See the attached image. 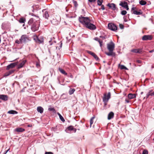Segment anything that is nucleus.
Here are the masks:
<instances>
[{"label": "nucleus", "mask_w": 154, "mask_h": 154, "mask_svg": "<svg viewBox=\"0 0 154 154\" xmlns=\"http://www.w3.org/2000/svg\"><path fill=\"white\" fill-rule=\"evenodd\" d=\"M39 21L36 20L33 18H31L28 22L29 25H31V29L33 32H35L38 29L39 26Z\"/></svg>", "instance_id": "obj_1"}, {"label": "nucleus", "mask_w": 154, "mask_h": 154, "mask_svg": "<svg viewBox=\"0 0 154 154\" xmlns=\"http://www.w3.org/2000/svg\"><path fill=\"white\" fill-rule=\"evenodd\" d=\"M115 48V43L112 41H111L107 44V48L109 51V52L106 53V54L109 56H115L116 53L113 52Z\"/></svg>", "instance_id": "obj_2"}, {"label": "nucleus", "mask_w": 154, "mask_h": 154, "mask_svg": "<svg viewBox=\"0 0 154 154\" xmlns=\"http://www.w3.org/2000/svg\"><path fill=\"white\" fill-rule=\"evenodd\" d=\"M79 20L80 23L85 26L86 24L92 21L88 17H84L82 15L79 17Z\"/></svg>", "instance_id": "obj_3"}, {"label": "nucleus", "mask_w": 154, "mask_h": 154, "mask_svg": "<svg viewBox=\"0 0 154 154\" xmlns=\"http://www.w3.org/2000/svg\"><path fill=\"white\" fill-rule=\"evenodd\" d=\"M111 93L109 92L107 94H105L104 95V97L103 98V101L105 105H107V103L108 100L110 98Z\"/></svg>", "instance_id": "obj_4"}, {"label": "nucleus", "mask_w": 154, "mask_h": 154, "mask_svg": "<svg viewBox=\"0 0 154 154\" xmlns=\"http://www.w3.org/2000/svg\"><path fill=\"white\" fill-rule=\"evenodd\" d=\"M88 24H86V26H85L87 28L92 30L95 29L96 27V26L91 23V22H90V23H88Z\"/></svg>", "instance_id": "obj_5"}, {"label": "nucleus", "mask_w": 154, "mask_h": 154, "mask_svg": "<svg viewBox=\"0 0 154 154\" xmlns=\"http://www.w3.org/2000/svg\"><path fill=\"white\" fill-rule=\"evenodd\" d=\"M108 28L109 29L113 31H115L117 29V26L112 23L108 24Z\"/></svg>", "instance_id": "obj_6"}, {"label": "nucleus", "mask_w": 154, "mask_h": 154, "mask_svg": "<svg viewBox=\"0 0 154 154\" xmlns=\"http://www.w3.org/2000/svg\"><path fill=\"white\" fill-rule=\"evenodd\" d=\"M22 43H25L29 40L28 37L26 35H23L20 38Z\"/></svg>", "instance_id": "obj_7"}, {"label": "nucleus", "mask_w": 154, "mask_h": 154, "mask_svg": "<svg viewBox=\"0 0 154 154\" xmlns=\"http://www.w3.org/2000/svg\"><path fill=\"white\" fill-rule=\"evenodd\" d=\"M131 12L132 13L136 15H140L142 14V12L141 11H138L136 10V8L133 7L131 8Z\"/></svg>", "instance_id": "obj_8"}, {"label": "nucleus", "mask_w": 154, "mask_h": 154, "mask_svg": "<svg viewBox=\"0 0 154 154\" xmlns=\"http://www.w3.org/2000/svg\"><path fill=\"white\" fill-rule=\"evenodd\" d=\"M119 5L121 6L122 7L126 9L127 10H128L129 9L128 3L126 2H121L119 4Z\"/></svg>", "instance_id": "obj_9"}, {"label": "nucleus", "mask_w": 154, "mask_h": 154, "mask_svg": "<svg viewBox=\"0 0 154 154\" xmlns=\"http://www.w3.org/2000/svg\"><path fill=\"white\" fill-rule=\"evenodd\" d=\"M152 36L151 35H144L142 39L143 40H150L152 39Z\"/></svg>", "instance_id": "obj_10"}, {"label": "nucleus", "mask_w": 154, "mask_h": 154, "mask_svg": "<svg viewBox=\"0 0 154 154\" xmlns=\"http://www.w3.org/2000/svg\"><path fill=\"white\" fill-rule=\"evenodd\" d=\"M87 51V53L93 56L98 61L99 60V57L94 53L89 51Z\"/></svg>", "instance_id": "obj_11"}, {"label": "nucleus", "mask_w": 154, "mask_h": 154, "mask_svg": "<svg viewBox=\"0 0 154 154\" xmlns=\"http://www.w3.org/2000/svg\"><path fill=\"white\" fill-rule=\"evenodd\" d=\"M150 96H154V91L152 92V90H150L149 91L147 94L146 95V97H144V99L145 97L147 99L149 98Z\"/></svg>", "instance_id": "obj_12"}, {"label": "nucleus", "mask_w": 154, "mask_h": 154, "mask_svg": "<svg viewBox=\"0 0 154 154\" xmlns=\"http://www.w3.org/2000/svg\"><path fill=\"white\" fill-rule=\"evenodd\" d=\"M33 39L36 43L38 44H40L43 42L42 40H40L39 39L37 36H34Z\"/></svg>", "instance_id": "obj_13"}, {"label": "nucleus", "mask_w": 154, "mask_h": 154, "mask_svg": "<svg viewBox=\"0 0 154 154\" xmlns=\"http://www.w3.org/2000/svg\"><path fill=\"white\" fill-rule=\"evenodd\" d=\"M16 65L17 63H11L7 66L6 69L7 70H9L10 69L13 68Z\"/></svg>", "instance_id": "obj_14"}, {"label": "nucleus", "mask_w": 154, "mask_h": 154, "mask_svg": "<svg viewBox=\"0 0 154 154\" xmlns=\"http://www.w3.org/2000/svg\"><path fill=\"white\" fill-rule=\"evenodd\" d=\"M107 6L112 8L113 10L114 11L116 9V5L114 3H109L107 5Z\"/></svg>", "instance_id": "obj_15"}, {"label": "nucleus", "mask_w": 154, "mask_h": 154, "mask_svg": "<svg viewBox=\"0 0 154 154\" xmlns=\"http://www.w3.org/2000/svg\"><path fill=\"white\" fill-rule=\"evenodd\" d=\"M8 96L6 95H0V99L5 101H6L8 100Z\"/></svg>", "instance_id": "obj_16"}, {"label": "nucleus", "mask_w": 154, "mask_h": 154, "mask_svg": "<svg viewBox=\"0 0 154 154\" xmlns=\"http://www.w3.org/2000/svg\"><path fill=\"white\" fill-rule=\"evenodd\" d=\"M136 94H129L128 95V97L129 99H131L135 98L136 97Z\"/></svg>", "instance_id": "obj_17"}, {"label": "nucleus", "mask_w": 154, "mask_h": 154, "mask_svg": "<svg viewBox=\"0 0 154 154\" xmlns=\"http://www.w3.org/2000/svg\"><path fill=\"white\" fill-rule=\"evenodd\" d=\"M67 129L69 131H73L74 133H75L76 131V129L74 128L72 126H70L68 127Z\"/></svg>", "instance_id": "obj_18"}, {"label": "nucleus", "mask_w": 154, "mask_h": 154, "mask_svg": "<svg viewBox=\"0 0 154 154\" xmlns=\"http://www.w3.org/2000/svg\"><path fill=\"white\" fill-rule=\"evenodd\" d=\"M94 40L98 41L99 43L100 46L101 47H102L103 45V42L102 40H100V39L97 37H95L94 38Z\"/></svg>", "instance_id": "obj_19"}, {"label": "nucleus", "mask_w": 154, "mask_h": 154, "mask_svg": "<svg viewBox=\"0 0 154 154\" xmlns=\"http://www.w3.org/2000/svg\"><path fill=\"white\" fill-rule=\"evenodd\" d=\"M44 11H45V12H44V13L43 14V17H45V18L48 19V18L49 17V15L48 14V12L47 11H45V10H43V12H44Z\"/></svg>", "instance_id": "obj_20"}, {"label": "nucleus", "mask_w": 154, "mask_h": 154, "mask_svg": "<svg viewBox=\"0 0 154 154\" xmlns=\"http://www.w3.org/2000/svg\"><path fill=\"white\" fill-rule=\"evenodd\" d=\"M26 62V60H23L19 64L18 68L19 69L22 67L25 63Z\"/></svg>", "instance_id": "obj_21"}, {"label": "nucleus", "mask_w": 154, "mask_h": 154, "mask_svg": "<svg viewBox=\"0 0 154 154\" xmlns=\"http://www.w3.org/2000/svg\"><path fill=\"white\" fill-rule=\"evenodd\" d=\"M114 116V114L113 112H111L108 114V119L110 120L113 118Z\"/></svg>", "instance_id": "obj_22"}, {"label": "nucleus", "mask_w": 154, "mask_h": 154, "mask_svg": "<svg viewBox=\"0 0 154 154\" xmlns=\"http://www.w3.org/2000/svg\"><path fill=\"white\" fill-rule=\"evenodd\" d=\"M15 131L17 132H22L24 131L25 129L22 128H17L15 129Z\"/></svg>", "instance_id": "obj_23"}, {"label": "nucleus", "mask_w": 154, "mask_h": 154, "mask_svg": "<svg viewBox=\"0 0 154 154\" xmlns=\"http://www.w3.org/2000/svg\"><path fill=\"white\" fill-rule=\"evenodd\" d=\"M37 110L38 112L42 113L43 112L44 109L41 106H38L37 108Z\"/></svg>", "instance_id": "obj_24"}, {"label": "nucleus", "mask_w": 154, "mask_h": 154, "mask_svg": "<svg viewBox=\"0 0 154 154\" xmlns=\"http://www.w3.org/2000/svg\"><path fill=\"white\" fill-rule=\"evenodd\" d=\"M59 71L62 74L65 75H67V73L62 68L59 67L58 68Z\"/></svg>", "instance_id": "obj_25"}, {"label": "nucleus", "mask_w": 154, "mask_h": 154, "mask_svg": "<svg viewBox=\"0 0 154 154\" xmlns=\"http://www.w3.org/2000/svg\"><path fill=\"white\" fill-rule=\"evenodd\" d=\"M8 113L10 114H17L18 113L16 111L13 110H11L8 111Z\"/></svg>", "instance_id": "obj_26"}, {"label": "nucleus", "mask_w": 154, "mask_h": 154, "mask_svg": "<svg viewBox=\"0 0 154 154\" xmlns=\"http://www.w3.org/2000/svg\"><path fill=\"white\" fill-rule=\"evenodd\" d=\"M26 21V19L25 18L22 17L19 20V22L20 23H24Z\"/></svg>", "instance_id": "obj_27"}, {"label": "nucleus", "mask_w": 154, "mask_h": 154, "mask_svg": "<svg viewBox=\"0 0 154 154\" xmlns=\"http://www.w3.org/2000/svg\"><path fill=\"white\" fill-rule=\"evenodd\" d=\"M57 114L59 116L60 120L63 122H64L65 120L63 116L59 113H57Z\"/></svg>", "instance_id": "obj_28"}, {"label": "nucleus", "mask_w": 154, "mask_h": 154, "mask_svg": "<svg viewBox=\"0 0 154 154\" xmlns=\"http://www.w3.org/2000/svg\"><path fill=\"white\" fill-rule=\"evenodd\" d=\"M75 89H70L69 91V94L70 95H71L73 94L74 92L75 91Z\"/></svg>", "instance_id": "obj_29"}, {"label": "nucleus", "mask_w": 154, "mask_h": 154, "mask_svg": "<svg viewBox=\"0 0 154 154\" xmlns=\"http://www.w3.org/2000/svg\"><path fill=\"white\" fill-rule=\"evenodd\" d=\"M48 110L49 111H52L53 113H55L56 112V111L54 108H49L48 109Z\"/></svg>", "instance_id": "obj_30"}, {"label": "nucleus", "mask_w": 154, "mask_h": 154, "mask_svg": "<svg viewBox=\"0 0 154 154\" xmlns=\"http://www.w3.org/2000/svg\"><path fill=\"white\" fill-rule=\"evenodd\" d=\"M139 3L141 5H144L146 4V2L142 0Z\"/></svg>", "instance_id": "obj_31"}, {"label": "nucleus", "mask_w": 154, "mask_h": 154, "mask_svg": "<svg viewBox=\"0 0 154 154\" xmlns=\"http://www.w3.org/2000/svg\"><path fill=\"white\" fill-rule=\"evenodd\" d=\"M95 117H92L90 120V127H91V125L93 124L94 121V119Z\"/></svg>", "instance_id": "obj_32"}, {"label": "nucleus", "mask_w": 154, "mask_h": 154, "mask_svg": "<svg viewBox=\"0 0 154 154\" xmlns=\"http://www.w3.org/2000/svg\"><path fill=\"white\" fill-rule=\"evenodd\" d=\"M120 68L121 69H125L128 70V69L123 65H120Z\"/></svg>", "instance_id": "obj_33"}, {"label": "nucleus", "mask_w": 154, "mask_h": 154, "mask_svg": "<svg viewBox=\"0 0 154 154\" xmlns=\"http://www.w3.org/2000/svg\"><path fill=\"white\" fill-rule=\"evenodd\" d=\"M103 2V0H98L97 1V4L98 5H101L102 3Z\"/></svg>", "instance_id": "obj_34"}, {"label": "nucleus", "mask_w": 154, "mask_h": 154, "mask_svg": "<svg viewBox=\"0 0 154 154\" xmlns=\"http://www.w3.org/2000/svg\"><path fill=\"white\" fill-rule=\"evenodd\" d=\"M143 52V50L142 49H137V53L142 54Z\"/></svg>", "instance_id": "obj_35"}, {"label": "nucleus", "mask_w": 154, "mask_h": 154, "mask_svg": "<svg viewBox=\"0 0 154 154\" xmlns=\"http://www.w3.org/2000/svg\"><path fill=\"white\" fill-rule=\"evenodd\" d=\"M127 11H126L124 10L121 11V14L123 15H124L127 14Z\"/></svg>", "instance_id": "obj_36"}, {"label": "nucleus", "mask_w": 154, "mask_h": 154, "mask_svg": "<svg viewBox=\"0 0 154 154\" xmlns=\"http://www.w3.org/2000/svg\"><path fill=\"white\" fill-rule=\"evenodd\" d=\"M131 52L137 53V49H133L131 50Z\"/></svg>", "instance_id": "obj_37"}, {"label": "nucleus", "mask_w": 154, "mask_h": 154, "mask_svg": "<svg viewBox=\"0 0 154 154\" xmlns=\"http://www.w3.org/2000/svg\"><path fill=\"white\" fill-rule=\"evenodd\" d=\"M148 151L147 150L144 149L143 151V153L142 154H148Z\"/></svg>", "instance_id": "obj_38"}, {"label": "nucleus", "mask_w": 154, "mask_h": 154, "mask_svg": "<svg viewBox=\"0 0 154 154\" xmlns=\"http://www.w3.org/2000/svg\"><path fill=\"white\" fill-rule=\"evenodd\" d=\"M100 6H101V8H99V10H100V9H102V10H103L105 9V7L103 5L101 4V5H100Z\"/></svg>", "instance_id": "obj_39"}, {"label": "nucleus", "mask_w": 154, "mask_h": 154, "mask_svg": "<svg viewBox=\"0 0 154 154\" xmlns=\"http://www.w3.org/2000/svg\"><path fill=\"white\" fill-rule=\"evenodd\" d=\"M14 71V70H11L9 71V73L8 74V75H9L13 73Z\"/></svg>", "instance_id": "obj_40"}, {"label": "nucleus", "mask_w": 154, "mask_h": 154, "mask_svg": "<svg viewBox=\"0 0 154 154\" xmlns=\"http://www.w3.org/2000/svg\"><path fill=\"white\" fill-rule=\"evenodd\" d=\"M15 43L18 44H20L22 43V42H21L20 41V39L19 40H16L15 41Z\"/></svg>", "instance_id": "obj_41"}, {"label": "nucleus", "mask_w": 154, "mask_h": 154, "mask_svg": "<svg viewBox=\"0 0 154 154\" xmlns=\"http://www.w3.org/2000/svg\"><path fill=\"white\" fill-rule=\"evenodd\" d=\"M119 27L120 29H122L124 28V26L123 25L120 24L119 25Z\"/></svg>", "instance_id": "obj_42"}, {"label": "nucleus", "mask_w": 154, "mask_h": 154, "mask_svg": "<svg viewBox=\"0 0 154 154\" xmlns=\"http://www.w3.org/2000/svg\"><path fill=\"white\" fill-rule=\"evenodd\" d=\"M73 3L75 6L78 5L76 1H74L73 2Z\"/></svg>", "instance_id": "obj_43"}, {"label": "nucleus", "mask_w": 154, "mask_h": 154, "mask_svg": "<svg viewBox=\"0 0 154 154\" xmlns=\"http://www.w3.org/2000/svg\"><path fill=\"white\" fill-rule=\"evenodd\" d=\"M96 0H88V1L90 2H94Z\"/></svg>", "instance_id": "obj_44"}, {"label": "nucleus", "mask_w": 154, "mask_h": 154, "mask_svg": "<svg viewBox=\"0 0 154 154\" xmlns=\"http://www.w3.org/2000/svg\"><path fill=\"white\" fill-rule=\"evenodd\" d=\"M45 154H53L52 152H46Z\"/></svg>", "instance_id": "obj_45"}, {"label": "nucleus", "mask_w": 154, "mask_h": 154, "mask_svg": "<svg viewBox=\"0 0 154 154\" xmlns=\"http://www.w3.org/2000/svg\"><path fill=\"white\" fill-rule=\"evenodd\" d=\"M136 62L137 63H141L142 62L141 60H137Z\"/></svg>", "instance_id": "obj_46"}, {"label": "nucleus", "mask_w": 154, "mask_h": 154, "mask_svg": "<svg viewBox=\"0 0 154 154\" xmlns=\"http://www.w3.org/2000/svg\"><path fill=\"white\" fill-rule=\"evenodd\" d=\"M125 102L126 103H128L129 102H130V101L127 99H126L125 100Z\"/></svg>", "instance_id": "obj_47"}, {"label": "nucleus", "mask_w": 154, "mask_h": 154, "mask_svg": "<svg viewBox=\"0 0 154 154\" xmlns=\"http://www.w3.org/2000/svg\"><path fill=\"white\" fill-rule=\"evenodd\" d=\"M100 38H102V39L103 40L105 38L104 36H100Z\"/></svg>", "instance_id": "obj_48"}, {"label": "nucleus", "mask_w": 154, "mask_h": 154, "mask_svg": "<svg viewBox=\"0 0 154 154\" xmlns=\"http://www.w3.org/2000/svg\"><path fill=\"white\" fill-rule=\"evenodd\" d=\"M9 150V149L6 150V151L4 152V154H6L8 151Z\"/></svg>", "instance_id": "obj_49"}, {"label": "nucleus", "mask_w": 154, "mask_h": 154, "mask_svg": "<svg viewBox=\"0 0 154 154\" xmlns=\"http://www.w3.org/2000/svg\"><path fill=\"white\" fill-rule=\"evenodd\" d=\"M154 52V50H152L149 51V52L150 53H152V52Z\"/></svg>", "instance_id": "obj_50"}, {"label": "nucleus", "mask_w": 154, "mask_h": 154, "mask_svg": "<svg viewBox=\"0 0 154 154\" xmlns=\"http://www.w3.org/2000/svg\"><path fill=\"white\" fill-rule=\"evenodd\" d=\"M27 126L28 127H32V126L30 125H28Z\"/></svg>", "instance_id": "obj_51"}, {"label": "nucleus", "mask_w": 154, "mask_h": 154, "mask_svg": "<svg viewBox=\"0 0 154 154\" xmlns=\"http://www.w3.org/2000/svg\"><path fill=\"white\" fill-rule=\"evenodd\" d=\"M49 42L50 43H51V41H50ZM50 45H52V44H51V43H50Z\"/></svg>", "instance_id": "obj_52"}, {"label": "nucleus", "mask_w": 154, "mask_h": 154, "mask_svg": "<svg viewBox=\"0 0 154 154\" xmlns=\"http://www.w3.org/2000/svg\"><path fill=\"white\" fill-rule=\"evenodd\" d=\"M143 93V92H141V94H142Z\"/></svg>", "instance_id": "obj_53"}, {"label": "nucleus", "mask_w": 154, "mask_h": 154, "mask_svg": "<svg viewBox=\"0 0 154 154\" xmlns=\"http://www.w3.org/2000/svg\"><path fill=\"white\" fill-rule=\"evenodd\" d=\"M24 26V24H23V26Z\"/></svg>", "instance_id": "obj_54"}, {"label": "nucleus", "mask_w": 154, "mask_h": 154, "mask_svg": "<svg viewBox=\"0 0 154 154\" xmlns=\"http://www.w3.org/2000/svg\"><path fill=\"white\" fill-rule=\"evenodd\" d=\"M1 102V100H0V102Z\"/></svg>", "instance_id": "obj_55"}]
</instances>
